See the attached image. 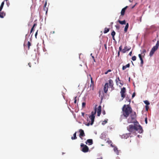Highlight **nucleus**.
Instances as JSON below:
<instances>
[{
    "label": "nucleus",
    "instance_id": "obj_1",
    "mask_svg": "<svg viewBox=\"0 0 159 159\" xmlns=\"http://www.w3.org/2000/svg\"><path fill=\"white\" fill-rule=\"evenodd\" d=\"M132 110L129 105H124L122 108V114L121 115V117L123 116L125 118H127L130 114V116L128 119L127 122L128 123H134L136 122L138 123L136 120V114L135 112H132Z\"/></svg>",
    "mask_w": 159,
    "mask_h": 159
},
{
    "label": "nucleus",
    "instance_id": "obj_2",
    "mask_svg": "<svg viewBox=\"0 0 159 159\" xmlns=\"http://www.w3.org/2000/svg\"><path fill=\"white\" fill-rule=\"evenodd\" d=\"M127 129L131 133L134 135H136V131H138L139 133H142L143 130L142 127L140 125L134 124V125H130L127 127Z\"/></svg>",
    "mask_w": 159,
    "mask_h": 159
},
{
    "label": "nucleus",
    "instance_id": "obj_3",
    "mask_svg": "<svg viewBox=\"0 0 159 159\" xmlns=\"http://www.w3.org/2000/svg\"><path fill=\"white\" fill-rule=\"evenodd\" d=\"M159 46V40H157L155 46H154L152 48V49L150 52V56H152L154 53V52L158 48Z\"/></svg>",
    "mask_w": 159,
    "mask_h": 159
},
{
    "label": "nucleus",
    "instance_id": "obj_4",
    "mask_svg": "<svg viewBox=\"0 0 159 159\" xmlns=\"http://www.w3.org/2000/svg\"><path fill=\"white\" fill-rule=\"evenodd\" d=\"M96 106H97V105L95 106L94 111H92L91 113V115L89 116V118L91 120V125H92L93 124L94 121L95 115L96 114L97 111V109L96 108Z\"/></svg>",
    "mask_w": 159,
    "mask_h": 159
},
{
    "label": "nucleus",
    "instance_id": "obj_5",
    "mask_svg": "<svg viewBox=\"0 0 159 159\" xmlns=\"http://www.w3.org/2000/svg\"><path fill=\"white\" fill-rule=\"evenodd\" d=\"M4 3V2H2L0 6V18H3L6 15V14L3 11L1 12L3 8Z\"/></svg>",
    "mask_w": 159,
    "mask_h": 159
},
{
    "label": "nucleus",
    "instance_id": "obj_6",
    "mask_svg": "<svg viewBox=\"0 0 159 159\" xmlns=\"http://www.w3.org/2000/svg\"><path fill=\"white\" fill-rule=\"evenodd\" d=\"M125 92H126V89L124 87L121 89L120 93L121 96V97L122 98V100L125 97Z\"/></svg>",
    "mask_w": 159,
    "mask_h": 159
},
{
    "label": "nucleus",
    "instance_id": "obj_7",
    "mask_svg": "<svg viewBox=\"0 0 159 159\" xmlns=\"http://www.w3.org/2000/svg\"><path fill=\"white\" fill-rule=\"evenodd\" d=\"M80 146L83 147L82 150L83 152H86L88 151L89 149L87 145H84L83 143H81Z\"/></svg>",
    "mask_w": 159,
    "mask_h": 159
},
{
    "label": "nucleus",
    "instance_id": "obj_8",
    "mask_svg": "<svg viewBox=\"0 0 159 159\" xmlns=\"http://www.w3.org/2000/svg\"><path fill=\"white\" fill-rule=\"evenodd\" d=\"M146 52V50L145 49H143L141 54H139V57L140 60H143L145 56V53Z\"/></svg>",
    "mask_w": 159,
    "mask_h": 159
},
{
    "label": "nucleus",
    "instance_id": "obj_9",
    "mask_svg": "<svg viewBox=\"0 0 159 159\" xmlns=\"http://www.w3.org/2000/svg\"><path fill=\"white\" fill-rule=\"evenodd\" d=\"M79 131L80 133L79 134V137L82 139H83V137L85 136V134L84 132V131L82 129H79Z\"/></svg>",
    "mask_w": 159,
    "mask_h": 159
},
{
    "label": "nucleus",
    "instance_id": "obj_10",
    "mask_svg": "<svg viewBox=\"0 0 159 159\" xmlns=\"http://www.w3.org/2000/svg\"><path fill=\"white\" fill-rule=\"evenodd\" d=\"M101 108L102 107L101 105L99 106L97 110V116H99L101 113Z\"/></svg>",
    "mask_w": 159,
    "mask_h": 159
},
{
    "label": "nucleus",
    "instance_id": "obj_11",
    "mask_svg": "<svg viewBox=\"0 0 159 159\" xmlns=\"http://www.w3.org/2000/svg\"><path fill=\"white\" fill-rule=\"evenodd\" d=\"M108 83H106L104 86V92L105 93H107V91H108Z\"/></svg>",
    "mask_w": 159,
    "mask_h": 159
},
{
    "label": "nucleus",
    "instance_id": "obj_12",
    "mask_svg": "<svg viewBox=\"0 0 159 159\" xmlns=\"http://www.w3.org/2000/svg\"><path fill=\"white\" fill-rule=\"evenodd\" d=\"M109 86L111 88V89L113 90L114 89V87H113V86L114 85L113 82L112 80L111 79H110L109 80Z\"/></svg>",
    "mask_w": 159,
    "mask_h": 159
},
{
    "label": "nucleus",
    "instance_id": "obj_13",
    "mask_svg": "<svg viewBox=\"0 0 159 159\" xmlns=\"http://www.w3.org/2000/svg\"><path fill=\"white\" fill-rule=\"evenodd\" d=\"M127 7H128V6H127L125 7L124 8H123L122 9L121 11V15L122 16H123L124 15L125 10H126V9L127 8Z\"/></svg>",
    "mask_w": 159,
    "mask_h": 159
},
{
    "label": "nucleus",
    "instance_id": "obj_14",
    "mask_svg": "<svg viewBox=\"0 0 159 159\" xmlns=\"http://www.w3.org/2000/svg\"><path fill=\"white\" fill-rule=\"evenodd\" d=\"M131 133H129L128 134H124L122 136V138L127 139L129 137Z\"/></svg>",
    "mask_w": 159,
    "mask_h": 159
},
{
    "label": "nucleus",
    "instance_id": "obj_15",
    "mask_svg": "<svg viewBox=\"0 0 159 159\" xmlns=\"http://www.w3.org/2000/svg\"><path fill=\"white\" fill-rule=\"evenodd\" d=\"M85 143L86 144H87V143H88L89 145H91L93 143V140L92 139H88Z\"/></svg>",
    "mask_w": 159,
    "mask_h": 159
},
{
    "label": "nucleus",
    "instance_id": "obj_16",
    "mask_svg": "<svg viewBox=\"0 0 159 159\" xmlns=\"http://www.w3.org/2000/svg\"><path fill=\"white\" fill-rule=\"evenodd\" d=\"M47 5V1H46L45 2V3L44 5L43 10L44 11H46V13H47L48 11V8L46 7Z\"/></svg>",
    "mask_w": 159,
    "mask_h": 159
},
{
    "label": "nucleus",
    "instance_id": "obj_17",
    "mask_svg": "<svg viewBox=\"0 0 159 159\" xmlns=\"http://www.w3.org/2000/svg\"><path fill=\"white\" fill-rule=\"evenodd\" d=\"M130 66L129 63H128L125 66H123L122 67V69L123 70H125L127 68H129Z\"/></svg>",
    "mask_w": 159,
    "mask_h": 159
},
{
    "label": "nucleus",
    "instance_id": "obj_18",
    "mask_svg": "<svg viewBox=\"0 0 159 159\" xmlns=\"http://www.w3.org/2000/svg\"><path fill=\"white\" fill-rule=\"evenodd\" d=\"M118 21L121 25H125L126 24V22L125 20L122 21H120V20H118Z\"/></svg>",
    "mask_w": 159,
    "mask_h": 159
},
{
    "label": "nucleus",
    "instance_id": "obj_19",
    "mask_svg": "<svg viewBox=\"0 0 159 159\" xmlns=\"http://www.w3.org/2000/svg\"><path fill=\"white\" fill-rule=\"evenodd\" d=\"M77 138L76 137V132H75V133H74L73 134V137H72L71 138V139L72 140L75 139H77Z\"/></svg>",
    "mask_w": 159,
    "mask_h": 159
},
{
    "label": "nucleus",
    "instance_id": "obj_20",
    "mask_svg": "<svg viewBox=\"0 0 159 159\" xmlns=\"http://www.w3.org/2000/svg\"><path fill=\"white\" fill-rule=\"evenodd\" d=\"M129 27V24L127 23L126 24V25L124 29V31L125 32H126L127 30L128 29Z\"/></svg>",
    "mask_w": 159,
    "mask_h": 159
},
{
    "label": "nucleus",
    "instance_id": "obj_21",
    "mask_svg": "<svg viewBox=\"0 0 159 159\" xmlns=\"http://www.w3.org/2000/svg\"><path fill=\"white\" fill-rule=\"evenodd\" d=\"M109 30H110L109 29L107 28H106L104 29V34L107 33L109 31Z\"/></svg>",
    "mask_w": 159,
    "mask_h": 159
},
{
    "label": "nucleus",
    "instance_id": "obj_22",
    "mask_svg": "<svg viewBox=\"0 0 159 159\" xmlns=\"http://www.w3.org/2000/svg\"><path fill=\"white\" fill-rule=\"evenodd\" d=\"M90 76L91 77V84H90V87H91L92 85H93V86L94 82L93 81V80L92 78V77H91L90 75Z\"/></svg>",
    "mask_w": 159,
    "mask_h": 159
},
{
    "label": "nucleus",
    "instance_id": "obj_23",
    "mask_svg": "<svg viewBox=\"0 0 159 159\" xmlns=\"http://www.w3.org/2000/svg\"><path fill=\"white\" fill-rule=\"evenodd\" d=\"M144 102L146 105H148L150 104L149 102L147 100L144 101Z\"/></svg>",
    "mask_w": 159,
    "mask_h": 159
},
{
    "label": "nucleus",
    "instance_id": "obj_24",
    "mask_svg": "<svg viewBox=\"0 0 159 159\" xmlns=\"http://www.w3.org/2000/svg\"><path fill=\"white\" fill-rule=\"evenodd\" d=\"M115 34H116V33L114 31H113L111 33V35L112 36V37H113V36H115Z\"/></svg>",
    "mask_w": 159,
    "mask_h": 159
},
{
    "label": "nucleus",
    "instance_id": "obj_25",
    "mask_svg": "<svg viewBox=\"0 0 159 159\" xmlns=\"http://www.w3.org/2000/svg\"><path fill=\"white\" fill-rule=\"evenodd\" d=\"M124 48H125V49L126 51H129L130 49V48H129L127 46H125L124 47Z\"/></svg>",
    "mask_w": 159,
    "mask_h": 159
},
{
    "label": "nucleus",
    "instance_id": "obj_26",
    "mask_svg": "<svg viewBox=\"0 0 159 159\" xmlns=\"http://www.w3.org/2000/svg\"><path fill=\"white\" fill-rule=\"evenodd\" d=\"M28 49H29L30 48V47L31 46V43L29 41L28 42Z\"/></svg>",
    "mask_w": 159,
    "mask_h": 159
},
{
    "label": "nucleus",
    "instance_id": "obj_27",
    "mask_svg": "<svg viewBox=\"0 0 159 159\" xmlns=\"http://www.w3.org/2000/svg\"><path fill=\"white\" fill-rule=\"evenodd\" d=\"M107 122V120H104L102 122V125H104Z\"/></svg>",
    "mask_w": 159,
    "mask_h": 159
},
{
    "label": "nucleus",
    "instance_id": "obj_28",
    "mask_svg": "<svg viewBox=\"0 0 159 159\" xmlns=\"http://www.w3.org/2000/svg\"><path fill=\"white\" fill-rule=\"evenodd\" d=\"M86 105V103L85 102H83L82 103V107H84Z\"/></svg>",
    "mask_w": 159,
    "mask_h": 159
},
{
    "label": "nucleus",
    "instance_id": "obj_29",
    "mask_svg": "<svg viewBox=\"0 0 159 159\" xmlns=\"http://www.w3.org/2000/svg\"><path fill=\"white\" fill-rule=\"evenodd\" d=\"M111 71V70L110 69H109L105 73V74H107L109 72H110Z\"/></svg>",
    "mask_w": 159,
    "mask_h": 159
},
{
    "label": "nucleus",
    "instance_id": "obj_30",
    "mask_svg": "<svg viewBox=\"0 0 159 159\" xmlns=\"http://www.w3.org/2000/svg\"><path fill=\"white\" fill-rule=\"evenodd\" d=\"M145 108H146V110L147 111H148L149 109V107H148V105H146L145 106Z\"/></svg>",
    "mask_w": 159,
    "mask_h": 159
},
{
    "label": "nucleus",
    "instance_id": "obj_31",
    "mask_svg": "<svg viewBox=\"0 0 159 159\" xmlns=\"http://www.w3.org/2000/svg\"><path fill=\"white\" fill-rule=\"evenodd\" d=\"M115 26L117 29V30L119 29H120L119 26L117 25H116Z\"/></svg>",
    "mask_w": 159,
    "mask_h": 159
},
{
    "label": "nucleus",
    "instance_id": "obj_32",
    "mask_svg": "<svg viewBox=\"0 0 159 159\" xmlns=\"http://www.w3.org/2000/svg\"><path fill=\"white\" fill-rule=\"evenodd\" d=\"M143 60H141V63H140V65H141V66H142V65L143 64Z\"/></svg>",
    "mask_w": 159,
    "mask_h": 159
},
{
    "label": "nucleus",
    "instance_id": "obj_33",
    "mask_svg": "<svg viewBox=\"0 0 159 159\" xmlns=\"http://www.w3.org/2000/svg\"><path fill=\"white\" fill-rule=\"evenodd\" d=\"M145 121L146 124H147L148 123L147 121V117H145Z\"/></svg>",
    "mask_w": 159,
    "mask_h": 159
},
{
    "label": "nucleus",
    "instance_id": "obj_34",
    "mask_svg": "<svg viewBox=\"0 0 159 159\" xmlns=\"http://www.w3.org/2000/svg\"><path fill=\"white\" fill-rule=\"evenodd\" d=\"M77 98V96L75 97V99H74V103L76 104V102H77V100H76V98Z\"/></svg>",
    "mask_w": 159,
    "mask_h": 159
},
{
    "label": "nucleus",
    "instance_id": "obj_35",
    "mask_svg": "<svg viewBox=\"0 0 159 159\" xmlns=\"http://www.w3.org/2000/svg\"><path fill=\"white\" fill-rule=\"evenodd\" d=\"M122 47L121 46H120L119 48V51H122Z\"/></svg>",
    "mask_w": 159,
    "mask_h": 159
},
{
    "label": "nucleus",
    "instance_id": "obj_36",
    "mask_svg": "<svg viewBox=\"0 0 159 159\" xmlns=\"http://www.w3.org/2000/svg\"><path fill=\"white\" fill-rule=\"evenodd\" d=\"M121 51L123 53H124L125 52H126V51L125 50V48H124L123 49H122Z\"/></svg>",
    "mask_w": 159,
    "mask_h": 159
},
{
    "label": "nucleus",
    "instance_id": "obj_37",
    "mask_svg": "<svg viewBox=\"0 0 159 159\" xmlns=\"http://www.w3.org/2000/svg\"><path fill=\"white\" fill-rule=\"evenodd\" d=\"M136 57L135 56H134L132 57V60H136Z\"/></svg>",
    "mask_w": 159,
    "mask_h": 159
},
{
    "label": "nucleus",
    "instance_id": "obj_38",
    "mask_svg": "<svg viewBox=\"0 0 159 159\" xmlns=\"http://www.w3.org/2000/svg\"><path fill=\"white\" fill-rule=\"evenodd\" d=\"M114 150L115 152L117 151L118 149L117 147H115L114 148Z\"/></svg>",
    "mask_w": 159,
    "mask_h": 159
},
{
    "label": "nucleus",
    "instance_id": "obj_39",
    "mask_svg": "<svg viewBox=\"0 0 159 159\" xmlns=\"http://www.w3.org/2000/svg\"><path fill=\"white\" fill-rule=\"evenodd\" d=\"M37 25V24L36 23H34L33 25V26L32 28H34V27Z\"/></svg>",
    "mask_w": 159,
    "mask_h": 159
},
{
    "label": "nucleus",
    "instance_id": "obj_40",
    "mask_svg": "<svg viewBox=\"0 0 159 159\" xmlns=\"http://www.w3.org/2000/svg\"><path fill=\"white\" fill-rule=\"evenodd\" d=\"M126 98V100L128 101V102H130V99L129 98H128V97H127Z\"/></svg>",
    "mask_w": 159,
    "mask_h": 159
},
{
    "label": "nucleus",
    "instance_id": "obj_41",
    "mask_svg": "<svg viewBox=\"0 0 159 159\" xmlns=\"http://www.w3.org/2000/svg\"><path fill=\"white\" fill-rule=\"evenodd\" d=\"M38 30H37V32H36V33H35V37L36 38H37V33H38Z\"/></svg>",
    "mask_w": 159,
    "mask_h": 159
},
{
    "label": "nucleus",
    "instance_id": "obj_42",
    "mask_svg": "<svg viewBox=\"0 0 159 159\" xmlns=\"http://www.w3.org/2000/svg\"><path fill=\"white\" fill-rule=\"evenodd\" d=\"M34 30V28H32L31 29V31H30V33H31Z\"/></svg>",
    "mask_w": 159,
    "mask_h": 159
},
{
    "label": "nucleus",
    "instance_id": "obj_43",
    "mask_svg": "<svg viewBox=\"0 0 159 159\" xmlns=\"http://www.w3.org/2000/svg\"><path fill=\"white\" fill-rule=\"evenodd\" d=\"M102 113L103 115H104L106 114V112L104 110L102 111Z\"/></svg>",
    "mask_w": 159,
    "mask_h": 159
},
{
    "label": "nucleus",
    "instance_id": "obj_44",
    "mask_svg": "<svg viewBox=\"0 0 159 159\" xmlns=\"http://www.w3.org/2000/svg\"><path fill=\"white\" fill-rule=\"evenodd\" d=\"M91 56H92V58L93 59V60H94V57L93 56H92V53H91Z\"/></svg>",
    "mask_w": 159,
    "mask_h": 159
},
{
    "label": "nucleus",
    "instance_id": "obj_45",
    "mask_svg": "<svg viewBox=\"0 0 159 159\" xmlns=\"http://www.w3.org/2000/svg\"><path fill=\"white\" fill-rule=\"evenodd\" d=\"M135 96V93H134L132 95V98H133Z\"/></svg>",
    "mask_w": 159,
    "mask_h": 159
},
{
    "label": "nucleus",
    "instance_id": "obj_46",
    "mask_svg": "<svg viewBox=\"0 0 159 159\" xmlns=\"http://www.w3.org/2000/svg\"><path fill=\"white\" fill-rule=\"evenodd\" d=\"M132 53V51H131V52H130L129 53V55L131 56V55Z\"/></svg>",
    "mask_w": 159,
    "mask_h": 159
},
{
    "label": "nucleus",
    "instance_id": "obj_47",
    "mask_svg": "<svg viewBox=\"0 0 159 159\" xmlns=\"http://www.w3.org/2000/svg\"><path fill=\"white\" fill-rule=\"evenodd\" d=\"M90 125H91V123H90L89 122L88 123L87 125H86L88 126H89Z\"/></svg>",
    "mask_w": 159,
    "mask_h": 159
},
{
    "label": "nucleus",
    "instance_id": "obj_48",
    "mask_svg": "<svg viewBox=\"0 0 159 159\" xmlns=\"http://www.w3.org/2000/svg\"><path fill=\"white\" fill-rule=\"evenodd\" d=\"M112 37V39H113L114 40H115V38H114V36H113V37Z\"/></svg>",
    "mask_w": 159,
    "mask_h": 159
},
{
    "label": "nucleus",
    "instance_id": "obj_49",
    "mask_svg": "<svg viewBox=\"0 0 159 159\" xmlns=\"http://www.w3.org/2000/svg\"><path fill=\"white\" fill-rule=\"evenodd\" d=\"M117 79H118V81H120V80L119 78V77H118V78H117Z\"/></svg>",
    "mask_w": 159,
    "mask_h": 159
},
{
    "label": "nucleus",
    "instance_id": "obj_50",
    "mask_svg": "<svg viewBox=\"0 0 159 159\" xmlns=\"http://www.w3.org/2000/svg\"><path fill=\"white\" fill-rule=\"evenodd\" d=\"M105 47L106 48V49L107 48V46H106V45L105 44Z\"/></svg>",
    "mask_w": 159,
    "mask_h": 159
},
{
    "label": "nucleus",
    "instance_id": "obj_51",
    "mask_svg": "<svg viewBox=\"0 0 159 159\" xmlns=\"http://www.w3.org/2000/svg\"><path fill=\"white\" fill-rule=\"evenodd\" d=\"M119 54H120V51H119V52H118V56H119Z\"/></svg>",
    "mask_w": 159,
    "mask_h": 159
},
{
    "label": "nucleus",
    "instance_id": "obj_52",
    "mask_svg": "<svg viewBox=\"0 0 159 159\" xmlns=\"http://www.w3.org/2000/svg\"><path fill=\"white\" fill-rule=\"evenodd\" d=\"M54 33H55V31H53L52 32V34H54Z\"/></svg>",
    "mask_w": 159,
    "mask_h": 159
},
{
    "label": "nucleus",
    "instance_id": "obj_53",
    "mask_svg": "<svg viewBox=\"0 0 159 159\" xmlns=\"http://www.w3.org/2000/svg\"><path fill=\"white\" fill-rule=\"evenodd\" d=\"M28 65H29L30 67H31V66H30V64L29 63L28 64Z\"/></svg>",
    "mask_w": 159,
    "mask_h": 159
},
{
    "label": "nucleus",
    "instance_id": "obj_54",
    "mask_svg": "<svg viewBox=\"0 0 159 159\" xmlns=\"http://www.w3.org/2000/svg\"><path fill=\"white\" fill-rule=\"evenodd\" d=\"M111 25L113 24V22H111Z\"/></svg>",
    "mask_w": 159,
    "mask_h": 159
},
{
    "label": "nucleus",
    "instance_id": "obj_55",
    "mask_svg": "<svg viewBox=\"0 0 159 159\" xmlns=\"http://www.w3.org/2000/svg\"><path fill=\"white\" fill-rule=\"evenodd\" d=\"M82 114L83 116L84 115V113H82Z\"/></svg>",
    "mask_w": 159,
    "mask_h": 159
},
{
    "label": "nucleus",
    "instance_id": "obj_56",
    "mask_svg": "<svg viewBox=\"0 0 159 159\" xmlns=\"http://www.w3.org/2000/svg\"><path fill=\"white\" fill-rule=\"evenodd\" d=\"M116 83H117V79H116Z\"/></svg>",
    "mask_w": 159,
    "mask_h": 159
},
{
    "label": "nucleus",
    "instance_id": "obj_57",
    "mask_svg": "<svg viewBox=\"0 0 159 159\" xmlns=\"http://www.w3.org/2000/svg\"><path fill=\"white\" fill-rule=\"evenodd\" d=\"M120 84L121 85H122V84L121 83H120Z\"/></svg>",
    "mask_w": 159,
    "mask_h": 159
},
{
    "label": "nucleus",
    "instance_id": "obj_58",
    "mask_svg": "<svg viewBox=\"0 0 159 159\" xmlns=\"http://www.w3.org/2000/svg\"><path fill=\"white\" fill-rule=\"evenodd\" d=\"M94 62H96V61H95V60H94Z\"/></svg>",
    "mask_w": 159,
    "mask_h": 159
},
{
    "label": "nucleus",
    "instance_id": "obj_59",
    "mask_svg": "<svg viewBox=\"0 0 159 159\" xmlns=\"http://www.w3.org/2000/svg\"><path fill=\"white\" fill-rule=\"evenodd\" d=\"M134 6H133V7H132V8H134Z\"/></svg>",
    "mask_w": 159,
    "mask_h": 159
},
{
    "label": "nucleus",
    "instance_id": "obj_60",
    "mask_svg": "<svg viewBox=\"0 0 159 159\" xmlns=\"http://www.w3.org/2000/svg\"><path fill=\"white\" fill-rule=\"evenodd\" d=\"M102 159V158H100V159Z\"/></svg>",
    "mask_w": 159,
    "mask_h": 159
}]
</instances>
